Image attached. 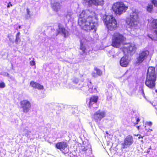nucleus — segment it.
I'll return each instance as SVG.
<instances>
[{
    "mask_svg": "<svg viewBox=\"0 0 157 157\" xmlns=\"http://www.w3.org/2000/svg\"><path fill=\"white\" fill-rule=\"evenodd\" d=\"M97 21L95 13L88 10H83L79 14L78 23L82 29L89 32L91 30L96 31Z\"/></svg>",
    "mask_w": 157,
    "mask_h": 157,
    "instance_id": "obj_1",
    "label": "nucleus"
},
{
    "mask_svg": "<svg viewBox=\"0 0 157 157\" xmlns=\"http://www.w3.org/2000/svg\"><path fill=\"white\" fill-rule=\"evenodd\" d=\"M157 78L155 68L154 67H149L147 71V77L145 84L148 87L153 88L155 86V82Z\"/></svg>",
    "mask_w": 157,
    "mask_h": 157,
    "instance_id": "obj_2",
    "label": "nucleus"
},
{
    "mask_svg": "<svg viewBox=\"0 0 157 157\" xmlns=\"http://www.w3.org/2000/svg\"><path fill=\"white\" fill-rule=\"evenodd\" d=\"M138 14L136 11H133L130 14V17L127 18L126 20L128 27L132 29L137 27L138 23Z\"/></svg>",
    "mask_w": 157,
    "mask_h": 157,
    "instance_id": "obj_3",
    "label": "nucleus"
},
{
    "mask_svg": "<svg viewBox=\"0 0 157 157\" xmlns=\"http://www.w3.org/2000/svg\"><path fill=\"white\" fill-rule=\"evenodd\" d=\"M105 24L109 30L113 31L117 29L119 26L115 18L111 15L106 16Z\"/></svg>",
    "mask_w": 157,
    "mask_h": 157,
    "instance_id": "obj_4",
    "label": "nucleus"
},
{
    "mask_svg": "<svg viewBox=\"0 0 157 157\" xmlns=\"http://www.w3.org/2000/svg\"><path fill=\"white\" fill-rule=\"evenodd\" d=\"M112 8L116 14L120 15L126 11L128 7L122 2H118L113 4Z\"/></svg>",
    "mask_w": 157,
    "mask_h": 157,
    "instance_id": "obj_5",
    "label": "nucleus"
},
{
    "mask_svg": "<svg viewBox=\"0 0 157 157\" xmlns=\"http://www.w3.org/2000/svg\"><path fill=\"white\" fill-rule=\"evenodd\" d=\"M126 38L118 33L113 34L112 36V45L116 48H119L121 43L125 40Z\"/></svg>",
    "mask_w": 157,
    "mask_h": 157,
    "instance_id": "obj_6",
    "label": "nucleus"
},
{
    "mask_svg": "<svg viewBox=\"0 0 157 157\" xmlns=\"http://www.w3.org/2000/svg\"><path fill=\"white\" fill-rule=\"evenodd\" d=\"M137 47L134 43H128L124 45L123 50L124 53L127 52L131 54L134 53Z\"/></svg>",
    "mask_w": 157,
    "mask_h": 157,
    "instance_id": "obj_7",
    "label": "nucleus"
},
{
    "mask_svg": "<svg viewBox=\"0 0 157 157\" xmlns=\"http://www.w3.org/2000/svg\"><path fill=\"white\" fill-rule=\"evenodd\" d=\"M21 107L22 109V111L25 113L28 112L30 109L31 104L30 101L27 100H25L20 102Z\"/></svg>",
    "mask_w": 157,
    "mask_h": 157,
    "instance_id": "obj_8",
    "label": "nucleus"
},
{
    "mask_svg": "<svg viewBox=\"0 0 157 157\" xmlns=\"http://www.w3.org/2000/svg\"><path fill=\"white\" fill-rule=\"evenodd\" d=\"M149 55L148 51H143L139 54V57L137 58L136 63L137 64L141 63L147 58Z\"/></svg>",
    "mask_w": 157,
    "mask_h": 157,
    "instance_id": "obj_9",
    "label": "nucleus"
},
{
    "mask_svg": "<svg viewBox=\"0 0 157 157\" xmlns=\"http://www.w3.org/2000/svg\"><path fill=\"white\" fill-rule=\"evenodd\" d=\"M133 143L132 137L131 136H128L126 137L124 140V143L122 144V148H127Z\"/></svg>",
    "mask_w": 157,
    "mask_h": 157,
    "instance_id": "obj_10",
    "label": "nucleus"
},
{
    "mask_svg": "<svg viewBox=\"0 0 157 157\" xmlns=\"http://www.w3.org/2000/svg\"><path fill=\"white\" fill-rule=\"evenodd\" d=\"M85 3L89 5L94 4L95 5H101L104 3L103 0H83Z\"/></svg>",
    "mask_w": 157,
    "mask_h": 157,
    "instance_id": "obj_11",
    "label": "nucleus"
},
{
    "mask_svg": "<svg viewBox=\"0 0 157 157\" xmlns=\"http://www.w3.org/2000/svg\"><path fill=\"white\" fill-rule=\"evenodd\" d=\"M105 116V113L104 112L98 111L94 114V119L96 121H97L98 120L100 121Z\"/></svg>",
    "mask_w": 157,
    "mask_h": 157,
    "instance_id": "obj_12",
    "label": "nucleus"
},
{
    "mask_svg": "<svg viewBox=\"0 0 157 157\" xmlns=\"http://www.w3.org/2000/svg\"><path fill=\"white\" fill-rule=\"evenodd\" d=\"M129 62L128 57L127 56L123 57L120 60V64L122 67H125L128 66Z\"/></svg>",
    "mask_w": 157,
    "mask_h": 157,
    "instance_id": "obj_13",
    "label": "nucleus"
},
{
    "mask_svg": "<svg viewBox=\"0 0 157 157\" xmlns=\"http://www.w3.org/2000/svg\"><path fill=\"white\" fill-rule=\"evenodd\" d=\"M56 146L57 149L63 151L67 147V144L66 143L63 142L58 143L56 144Z\"/></svg>",
    "mask_w": 157,
    "mask_h": 157,
    "instance_id": "obj_14",
    "label": "nucleus"
},
{
    "mask_svg": "<svg viewBox=\"0 0 157 157\" xmlns=\"http://www.w3.org/2000/svg\"><path fill=\"white\" fill-rule=\"evenodd\" d=\"M59 33L63 35L65 37H66L68 34V31L63 27L61 25H59V29L58 30Z\"/></svg>",
    "mask_w": 157,
    "mask_h": 157,
    "instance_id": "obj_15",
    "label": "nucleus"
},
{
    "mask_svg": "<svg viewBox=\"0 0 157 157\" xmlns=\"http://www.w3.org/2000/svg\"><path fill=\"white\" fill-rule=\"evenodd\" d=\"M65 19L69 21H71L74 19L73 13L71 11H69L65 15Z\"/></svg>",
    "mask_w": 157,
    "mask_h": 157,
    "instance_id": "obj_16",
    "label": "nucleus"
},
{
    "mask_svg": "<svg viewBox=\"0 0 157 157\" xmlns=\"http://www.w3.org/2000/svg\"><path fill=\"white\" fill-rule=\"evenodd\" d=\"M30 85L32 87L39 90L43 89H44V87L42 85H41L34 81H31L30 82Z\"/></svg>",
    "mask_w": 157,
    "mask_h": 157,
    "instance_id": "obj_17",
    "label": "nucleus"
},
{
    "mask_svg": "<svg viewBox=\"0 0 157 157\" xmlns=\"http://www.w3.org/2000/svg\"><path fill=\"white\" fill-rule=\"evenodd\" d=\"M52 8L56 12L58 11L60 8V5L59 3L56 2L52 3Z\"/></svg>",
    "mask_w": 157,
    "mask_h": 157,
    "instance_id": "obj_18",
    "label": "nucleus"
},
{
    "mask_svg": "<svg viewBox=\"0 0 157 157\" xmlns=\"http://www.w3.org/2000/svg\"><path fill=\"white\" fill-rule=\"evenodd\" d=\"M98 98L97 96H93L91 97L90 99L89 105H91L94 103H96L98 100Z\"/></svg>",
    "mask_w": 157,
    "mask_h": 157,
    "instance_id": "obj_19",
    "label": "nucleus"
},
{
    "mask_svg": "<svg viewBox=\"0 0 157 157\" xmlns=\"http://www.w3.org/2000/svg\"><path fill=\"white\" fill-rule=\"evenodd\" d=\"M80 49L82 51L83 53L85 52V51L86 49V48L85 46L83 45L82 40L80 41Z\"/></svg>",
    "mask_w": 157,
    "mask_h": 157,
    "instance_id": "obj_20",
    "label": "nucleus"
},
{
    "mask_svg": "<svg viewBox=\"0 0 157 157\" xmlns=\"http://www.w3.org/2000/svg\"><path fill=\"white\" fill-rule=\"evenodd\" d=\"M23 134L24 136H25L26 137H30L29 135L30 132L28 131L27 129H24L23 130Z\"/></svg>",
    "mask_w": 157,
    "mask_h": 157,
    "instance_id": "obj_21",
    "label": "nucleus"
},
{
    "mask_svg": "<svg viewBox=\"0 0 157 157\" xmlns=\"http://www.w3.org/2000/svg\"><path fill=\"white\" fill-rule=\"evenodd\" d=\"M153 9V6L151 5H148L147 6V11L148 12H151Z\"/></svg>",
    "mask_w": 157,
    "mask_h": 157,
    "instance_id": "obj_22",
    "label": "nucleus"
},
{
    "mask_svg": "<svg viewBox=\"0 0 157 157\" xmlns=\"http://www.w3.org/2000/svg\"><path fill=\"white\" fill-rule=\"evenodd\" d=\"M153 27L154 28H157V20H154L152 21Z\"/></svg>",
    "mask_w": 157,
    "mask_h": 157,
    "instance_id": "obj_23",
    "label": "nucleus"
},
{
    "mask_svg": "<svg viewBox=\"0 0 157 157\" xmlns=\"http://www.w3.org/2000/svg\"><path fill=\"white\" fill-rule=\"evenodd\" d=\"M27 11V18L30 17L31 15H30V12L29 9L27 8L26 9Z\"/></svg>",
    "mask_w": 157,
    "mask_h": 157,
    "instance_id": "obj_24",
    "label": "nucleus"
},
{
    "mask_svg": "<svg viewBox=\"0 0 157 157\" xmlns=\"http://www.w3.org/2000/svg\"><path fill=\"white\" fill-rule=\"evenodd\" d=\"M95 70L96 71L97 74L100 76L102 75V73L101 70L98 69H95Z\"/></svg>",
    "mask_w": 157,
    "mask_h": 157,
    "instance_id": "obj_25",
    "label": "nucleus"
},
{
    "mask_svg": "<svg viewBox=\"0 0 157 157\" xmlns=\"http://www.w3.org/2000/svg\"><path fill=\"white\" fill-rule=\"evenodd\" d=\"M152 3L155 6H157V0H153L152 1Z\"/></svg>",
    "mask_w": 157,
    "mask_h": 157,
    "instance_id": "obj_26",
    "label": "nucleus"
},
{
    "mask_svg": "<svg viewBox=\"0 0 157 157\" xmlns=\"http://www.w3.org/2000/svg\"><path fill=\"white\" fill-rule=\"evenodd\" d=\"M9 40L11 42H13L14 41V37L13 36H9Z\"/></svg>",
    "mask_w": 157,
    "mask_h": 157,
    "instance_id": "obj_27",
    "label": "nucleus"
},
{
    "mask_svg": "<svg viewBox=\"0 0 157 157\" xmlns=\"http://www.w3.org/2000/svg\"><path fill=\"white\" fill-rule=\"evenodd\" d=\"M20 40V38L19 37H16L15 40V42L16 44H18V42Z\"/></svg>",
    "mask_w": 157,
    "mask_h": 157,
    "instance_id": "obj_28",
    "label": "nucleus"
},
{
    "mask_svg": "<svg viewBox=\"0 0 157 157\" xmlns=\"http://www.w3.org/2000/svg\"><path fill=\"white\" fill-rule=\"evenodd\" d=\"M5 84L3 82L0 83V87L1 88H4L5 87Z\"/></svg>",
    "mask_w": 157,
    "mask_h": 157,
    "instance_id": "obj_29",
    "label": "nucleus"
},
{
    "mask_svg": "<svg viewBox=\"0 0 157 157\" xmlns=\"http://www.w3.org/2000/svg\"><path fill=\"white\" fill-rule=\"evenodd\" d=\"M30 63L31 66H34L35 64V62L33 60H32L30 61Z\"/></svg>",
    "mask_w": 157,
    "mask_h": 157,
    "instance_id": "obj_30",
    "label": "nucleus"
},
{
    "mask_svg": "<svg viewBox=\"0 0 157 157\" xmlns=\"http://www.w3.org/2000/svg\"><path fill=\"white\" fill-rule=\"evenodd\" d=\"M92 76L94 77H96L97 76V74L94 72H92Z\"/></svg>",
    "mask_w": 157,
    "mask_h": 157,
    "instance_id": "obj_31",
    "label": "nucleus"
},
{
    "mask_svg": "<svg viewBox=\"0 0 157 157\" xmlns=\"http://www.w3.org/2000/svg\"><path fill=\"white\" fill-rule=\"evenodd\" d=\"M147 124L148 125L151 126V125L152 123V122H149L147 123Z\"/></svg>",
    "mask_w": 157,
    "mask_h": 157,
    "instance_id": "obj_32",
    "label": "nucleus"
},
{
    "mask_svg": "<svg viewBox=\"0 0 157 157\" xmlns=\"http://www.w3.org/2000/svg\"><path fill=\"white\" fill-rule=\"evenodd\" d=\"M87 149L85 147H84L83 148H82V151L85 152L86 151Z\"/></svg>",
    "mask_w": 157,
    "mask_h": 157,
    "instance_id": "obj_33",
    "label": "nucleus"
},
{
    "mask_svg": "<svg viewBox=\"0 0 157 157\" xmlns=\"http://www.w3.org/2000/svg\"><path fill=\"white\" fill-rule=\"evenodd\" d=\"M73 81L75 83H77L78 82V79H76L75 80H74Z\"/></svg>",
    "mask_w": 157,
    "mask_h": 157,
    "instance_id": "obj_34",
    "label": "nucleus"
},
{
    "mask_svg": "<svg viewBox=\"0 0 157 157\" xmlns=\"http://www.w3.org/2000/svg\"><path fill=\"white\" fill-rule=\"evenodd\" d=\"M20 34V32H18L16 35V37H19Z\"/></svg>",
    "mask_w": 157,
    "mask_h": 157,
    "instance_id": "obj_35",
    "label": "nucleus"
},
{
    "mask_svg": "<svg viewBox=\"0 0 157 157\" xmlns=\"http://www.w3.org/2000/svg\"><path fill=\"white\" fill-rule=\"evenodd\" d=\"M140 121V120L139 118H137L136 120L137 123L136 124H137L138 123V122Z\"/></svg>",
    "mask_w": 157,
    "mask_h": 157,
    "instance_id": "obj_36",
    "label": "nucleus"
},
{
    "mask_svg": "<svg viewBox=\"0 0 157 157\" xmlns=\"http://www.w3.org/2000/svg\"><path fill=\"white\" fill-rule=\"evenodd\" d=\"M139 136L138 137V139H140V138H141L142 139L143 138V137H140V135H139Z\"/></svg>",
    "mask_w": 157,
    "mask_h": 157,
    "instance_id": "obj_37",
    "label": "nucleus"
},
{
    "mask_svg": "<svg viewBox=\"0 0 157 157\" xmlns=\"http://www.w3.org/2000/svg\"><path fill=\"white\" fill-rule=\"evenodd\" d=\"M155 33L157 35V29L155 31Z\"/></svg>",
    "mask_w": 157,
    "mask_h": 157,
    "instance_id": "obj_38",
    "label": "nucleus"
},
{
    "mask_svg": "<svg viewBox=\"0 0 157 157\" xmlns=\"http://www.w3.org/2000/svg\"><path fill=\"white\" fill-rule=\"evenodd\" d=\"M10 2H9L8 4V6H7V7L8 8H9L10 7V6H9V4L10 3Z\"/></svg>",
    "mask_w": 157,
    "mask_h": 157,
    "instance_id": "obj_39",
    "label": "nucleus"
},
{
    "mask_svg": "<svg viewBox=\"0 0 157 157\" xmlns=\"http://www.w3.org/2000/svg\"><path fill=\"white\" fill-rule=\"evenodd\" d=\"M137 128H138V129H139V126H137Z\"/></svg>",
    "mask_w": 157,
    "mask_h": 157,
    "instance_id": "obj_40",
    "label": "nucleus"
},
{
    "mask_svg": "<svg viewBox=\"0 0 157 157\" xmlns=\"http://www.w3.org/2000/svg\"><path fill=\"white\" fill-rule=\"evenodd\" d=\"M10 6H12V4H10Z\"/></svg>",
    "mask_w": 157,
    "mask_h": 157,
    "instance_id": "obj_41",
    "label": "nucleus"
},
{
    "mask_svg": "<svg viewBox=\"0 0 157 157\" xmlns=\"http://www.w3.org/2000/svg\"><path fill=\"white\" fill-rule=\"evenodd\" d=\"M141 141L142 142H143V140H141Z\"/></svg>",
    "mask_w": 157,
    "mask_h": 157,
    "instance_id": "obj_42",
    "label": "nucleus"
},
{
    "mask_svg": "<svg viewBox=\"0 0 157 157\" xmlns=\"http://www.w3.org/2000/svg\"><path fill=\"white\" fill-rule=\"evenodd\" d=\"M149 130H150L151 131H152V130H151V129H149Z\"/></svg>",
    "mask_w": 157,
    "mask_h": 157,
    "instance_id": "obj_43",
    "label": "nucleus"
},
{
    "mask_svg": "<svg viewBox=\"0 0 157 157\" xmlns=\"http://www.w3.org/2000/svg\"><path fill=\"white\" fill-rule=\"evenodd\" d=\"M19 28H21V26H19Z\"/></svg>",
    "mask_w": 157,
    "mask_h": 157,
    "instance_id": "obj_44",
    "label": "nucleus"
}]
</instances>
